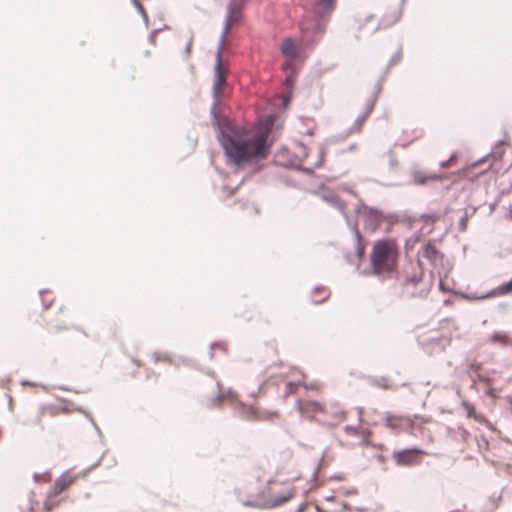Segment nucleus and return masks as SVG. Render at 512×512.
<instances>
[{"instance_id":"nucleus-1","label":"nucleus","mask_w":512,"mask_h":512,"mask_svg":"<svg viewBox=\"0 0 512 512\" xmlns=\"http://www.w3.org/2000/svg\"><path fill=\"white\" fill-rule=\"evenodd\" d=\"M222 49L218 47L215 63V78L212 86L213 103L211 105L212 123L217 130L218 140L229 162L235 166L263 159L267 156L270 143L268 131H250L233 124L226 117L220 118L217 113L219 99L226 85L225 69L222 64Z\"/></svg>"},{"instance_id":"nucleus-2","label":"nucleus","mask_w":512,"mask_h":512,"mask_svg":"<svg viewBox=\"0 0 512 512\" xmlns=\"http://www.w3.org/2000/svg\"><path fill=\"white\" fill-rule=\"evenodd\" d=\"M397 245L394 239H380L373 245L370 262L375 275L389 274L395 269Z\"/></svg>"},{"instance_id":"nucleus-3","label":"nucleus","mask_w":512,"mask_h":512,"mask_svg":"<svg viewBox=\"0 0 512 512\" xmlns=\"http://www.w3.org/2000/svg\"><path fill=\"white\" fill-rule=\"evenodd\" d=\"M321 198H322L323 201H325L329 205L337 208L340 211V213L342 214V216L346 220L347 226L353 232V234H354V247H355V254H356V257H357V261H355L353 259L352 255L350 253H348V252L344 254V258H345V260L349 264L355 265L356 268H358L359 265H360V261L363 259L364 255H365V246L362 243V236H361L360 231L358 230L357 221H352L348 217V215L346 213V209H345V204L340 200V198L337 195H335L333 193H323L321 195Z\"/></svg>"},{"instance_id":"nucleus-4","label":"nucleus","mask_w":512,"mask_h":512,"mask_svg":"<svg viewBox=\"0 0 512 512\" xmlns=\"http://www.w3.org/2000/svg\"><path fill=\"white\" fill-rule=\"evenodd\" d=\"M335 0H317L313 6L314 19L306 21L302 25L303 38L307 42H313L320 37L325 30L324 21L334 10Z\"/></svg>"},{"instance_id":"nucleus-5","label":"nucleus","mask_w":512,"mask_h":512,"mask_svg":"<svg viewBox=\"0 0 512 512\" xmlns=\"http://www.w3.org/2000/svg\"><path fill=\"white\" fill-rule=\"evenodd\" d=\"M242 4L237 0H231L227 6V14L223 25V31L220 37L219 47L223 49L226 36L230 27L239 22L241 18Z\"/></svg>"},{"instance_id":"nucleus-6","label":"nucleus","mask_w":512,"mask_h":512,"mask_svg":"<svg viewBox=\"0 0 512 512\" xmlns=\"http://www.w3.org/2000/svg\"><path fill=\"white\" fill-rule=\"evenodd\" d=\"M235 411L242 417L248 420H272L275 416V412H264L260 413L251 405H246L241 401H237L234 406Z\"/></svg>"},{"instance_id":"nucleus-7","label":"nucleus","mask_w":512,"mask_h":512,"mask_svg":"<svg viewBox=\"0 0 512 512\" xmlns=\"http://www.w3.org/2000/svg\"><path fill=\"white\" fill-rule=\"evenodd\" d=\"M422 451L416 448L403 449L400 451H394L392 457L395 459L396 464L399 466H412L420 461Z\"/></svg>"},{"instance_id":"nucleus-8","label":"nucleus","mask_w":512,"mask_h":512,"mask_svg":"<svg viewBox=\"0 0 512 512\" xmlns=\"http://www.w3.org/2000/svg\"><path fill=\"white\" fill-rule=\"evenodd\" d=\"M217 388H218V393L216 396L214 397H211V398H208L206 400V406L209 407V408H219L222 406V402L224 399L226 398H229L231 399L232 401V405L233 407L236 405V402L238 401L236 398H237V394L229 389L227 392H223L220 388V383L217 382Z\"/></svg>"},{"instance_id":"nucleus-9","label":"nucleus","mask_w":512,"mask_h":512,"mask_svg":"<svg viewBox=\"0 0 512 512\" xmlns=\"http://www.w3.org/2000/svg\"><path fill=\"white\" fill-rule=\"evenodd\" d=\"M361 206L364 207L365 212V222L369 229L375 230L377 226L384 220V214L382 211L368 207L364 203H361Z\"/></svg>"},{"instance_id":"nucleus-10","label":"nucleus","mask_w":512,"mask_h":512,"mask_svg":"<svg viewBox=\"0 0 512 512\" xmlns=\"http://www.w3.org/2000/svg\"><path fill=\"white\" fill-rule=\"evenodd\" d=\"M418 255L427 259L434 268H436L438 263L443 260V255L431 243L424 245L422 251L419 252Z\"/></svg>"},{"instance_id":"nucleus-11","label":"nucleus","mask_w":512,"mask_h":512,"mask_svg":"<svg viewBox=\"0 0 512 512\" xmlns=\"http://www.w3.org/2000/svg\"><path fill=\"white\" fill-rule=\"evenodd\" d=\"M73 482V477H68L66 473H63L59 478L56 479L53 488L47 492V498H55L65 489H67Z\"/></svg>"},{"instance_id":"nucleus-12","label":"nucleus","mask_w":512,"mask_h":512,"mask_svg":"<svg viewBox=\"0 0 512 512\" xmlns=\"http://www.w3.org/2000/svg\"><path fill=\"white\" fill-rule=\"evenodd\" d=\"M281 53L289 60H295L300 53L301 47L291 38H285L280 46Z\"/></svg>"},{"instance_id":"nucleus-13","label":"nucleus","mask_w":512,"mask_h":512,"mask_svg":"<svg viewBox=\"0 0 512 512\" xmlns=\"http://www.w3.org/2000/svg\"><path fill=\"white\" fill-rule=\"evenodd\" d=\"M296 406H297V409L302 414H308L310 412L314 413V412L322 411L321 404L318 402H314V401L303 404L301 400H298L296 403Z\"/></svg>"},{"instance_id":"nucleus-14","label":"nucleus","mask_w":512,"mask_h":512,"mask_svg":"<svg viewBox=\"0 0 512 512\" xmlns=\"http://www.w3.org/2000/svg\"><path fill=\"white\" fill-rule=\"evenodd\" d=\"M435 352H441L450 344V338L447 336H435L428 339Z\"/></svg>"},{"instance_id":"nucleus-15","label":"nucleus","mask_w":512,"mask_h":512,"mask_svg":"<svg viewBox=\"0 0 512 512\" xmlns=\"http://www.w3.org/2000/svg\"><path fill=\"white\" fill-rule=\"evenodd\" d=\"M481 364L480 363H470L469 364V377L471 378L472 382L475 383L476 379L484 382H489V379L484 377L480 373Z\"/></svg>"},{"instance_id":"nucleus-16","label":"nucleus","mask_w":512,"mask_h":512,"mask_svg":"<svg viewBox=\"0 0 512 512\" xmlns=\"http://www.w3.org/2000/svg\"><path fill=\"white\" fill-rule=\"evenodd\" d=\"M329 297V291L323 286H317L312 291L313 303H323Z\"/></svg>"},{"instance_id":"nucleus-17","label":"nucleus","mask_w":512,"mask_h":512,"mask_svg":"<svg viewBox=\"0 0 512 512\" xmlns=\"http://www.w3.org/2000/svg\"><path fill=\"white\" fill-rule=\"evenodd\" d=\"M294 496L293 492H288L286 493L285 495L283 496H280V497H276L268 502H265L264 503V507H267V508H275V507H278L284 503H286L287 501H289L290 499H292Z\"/></svg>"},{"instance_id":"nucleus-18","label":"nucleus","mask_w":512,"mask_h":512,"mask_svg":"<svg viewBox=\"0 0 512 512\" xmlns=\"http://www.w3.org/2000/svg\"><path fill=\"white\" fill-rule=\"evenodd\" d=\"M490 341L500 343L502 346L512 345V339L505 333L496 332L491 335Z\"/></svg>"},{"instance_id":"nucleus-19","label":"nucleus","mask_w":512,"mask_h":512,"mask_svg":"<svg viewBox=\"0 0 512 512\" xmlns=\"http://www.w3.org/2000/svg\"><path fill=\"white\" fill-rule=\"evenodd\" d=\"M476 211V208H471L470 210L466 209L464 215L459 221V229L460 231H465L467 228V222L469 217H471Z\"/></svg>"},{"instance_id":"nucleus-20","label":"nucleus","mask_w":512,"mask_h":512,"mask_svg":"<svg viewBox=\"0 0 512 512\" xmlns=\"http://www.w3.org/2000/svg\"><path fill=\"white\" fill-rule=\"evenodd\" d=\"M151 357L154 359L155 362L164 361L169 364H173V359L168 353H159V352H153Z\"/></svg>"},{"instance_id":"nucleus-21","label":"nucleus","mask_w":512,"mask_h":512,"mask_svg":"<svg viewBox=\"0 0 512 512\" xmlns=\"http://www.w3.org/2000/svg\"><path fill=\"white\" fill-rule=\"evenodd\" d=\"M395 146H396V143L393 144V146L387 152V155L389 158V167L391 170H395L398 166V161H397L395 153H394Z\"/></svg>"},{"instance_id":"nucleus-22","label":"nucleus","mask_w":512,"mask_h":512,"mask_svg":"<svg viewBox=\"0 0 512 512\" xmlns=\"http://www.w3.org/2000/svg\"><path fill=\"white\" fill-rule=\"evenodd\" d=\"M403 419L404 418L400 417V416L387 415L386 418H385V423H386L387 427H389L391 429H395L396 425H397V422H400Z\"/></svg>"},{"instance_id":"nucleus-23","label":"nucleus","mask_w":512,"mask_h":512,"mask_svg":"<svg viewBox=\"0 0 512 512\" xmlns=\"http://www.w3.org/2000/svg\"><path fill=\"white\" fill-rule=\"evenodd\" d=\"M134 6L136 7V9L139 11V13L142 15L143 17V20L145 22V25L148 26V17H147V14L144 10V7L142 6V4L139 2V0H132Z\"/></svg>"},{"instance_id":"nucleus-24","label":"nucleus","mask_w":512,"mask_h":512,"mask_svg":"<svg viewBox=\"0 0 512 512\" xmlns=\"http://www.w3.org/2000/svg\"><path fill=\"white\" fill-rule=\"evenodd\" d=\"M325 154H326V147H325V145H320L319 146V156H318V160L315 163V167H321L322 166L324 158H325Z\"/></svg>"},{"instance_id":"nucleus-25","label":"nucleus","mask_w":512,"mask_h":512,"mask_svg":"<svg viewBox=\"0 0 512 512\" xmlns=\"http://www.w3.org/2000/svg\"><path fill=\"white\" fill-rule=\"evenodd\" d=\"M375 102H376V96H373L367 100L365 114H367L368 116L371 113V111L373 110Z\"/></svg>"},{"instance_id":"nucleus-26","label":"nucleus","mask_w":512,"mask_h":512,"mask_svg":"<svg viewBox=\"0 0 512 512\" xmlns=\"http://www.w3.org/2000/svg\"><path fill=\"white\" fill-rule=\"evenodd\" d=\"M299 385V383L296 382H287L285 384V397L289 394L293 393L294 389Z\"/></svg>"},{"instance_id":"nucleus-27","label":"nucleus","mask_w":512,"mask_h":512,"mask_svg":"<svg viewBox=\"0 0 512 512\" xmlns=\"http://www.w3.org/2000/svg\"><path fill=\"white\" fill-rule=\"evenodd\" d=\"M57 505L58 502H54L53 499L47 498L46 501L44 502V508L48 512L52 511Z\"/></svg>"},{"instance_id":"nucleus-28","label":"nucleus","mask_w":512,"mask_h":512,"mask_svg":"<svg viewBox=\"0 0 512 512\" xmlns=\"http://www.w3.org/2000/svg\"><path fill=\"white\" fill-rule=\"evenodd\" d=\"M243 504L246 507H254V508H259V509H268L267 507H264V503L260 504V503L255 502V501L247 500Z\"/></svg>"},{"instance_id":"nucleus-29","label":"nucleus","mask_w":512,"mask_h":512,"mask_svg":"<svg viewBox=\"0 0 512 512\" xmlns=\"http://www.w3.org/2000/svg\"><path fill=\"white\" fill-rule=\"evenodd\" d=\"M422 280L421 275L413 274L411 276H408L406 281L407 283H411L413 285L418 284Z\"/></svg>"},{"instance_id":"nucleus-30","label":"nucleus","mask_w":512,"mask_h":512,"mask_svg":"<svg viewBox=\"0 0 512 512\" xmlns=\"http://www.w3.org/2000/svg\"><path fill=\"white\" fill-rule=\"evenodd\" d=\"M400 59H401V53H400V51H397L396 53H394L391 56V58L389 60V67L397 64L400 61Z\"/></svg>"},{"instance_id":"nucleus-31","label":"nucleus","mask_w":512,"mask_h":512,"mask_svg":"<svg viewBox=\"0 0 512 512\" xmlns=\"http://www.w3.org/2000/svg\"><path fill=\"white\" fill-rule=\"evenodd\" d=\"M78 410H79L80 412H82V413H84V414H85V416L90 420V422H91V423H92V425L94 426V428H95V430L97 431V433H98L99 435H101L100 428H99V427L97 426V424L94 422V420H93L92 416H91L88 412L84 411L82 408H79Z\"/></svg>"},{"instance_id":"nucleus-32","label":"nucleus","mask_w":512,"mask_h":512,"mask_svg":"<svg viewBox=\"0 0 512 512\" xmlns=\"http://www.w3.org/2000/svg\"><path fill=\"white\" fill-rule=\"evenodd\" d=\"M344 431L347 434L358 435L359 427L358 426L347 425V426L344 427Z\"/></svg>"},{"instance_id":"nucleus-33","label":"nucleus","mask_w":512,"mask_h":512,"mask_svg":"<svg viewBox=\"0 0 512 512\" xmlns=\"http://www.w3.org/2000/svg\"><path fill=\"white\" fill-rule=\"evenodd\" d=\"M49 475H50L49 471H47L43 474L35 473L33 475V478H34L35 482H39L40 480H43V479L49 480Z\"/></svg>"},{"instance_id":"nucleus-34","label":"nucleus","mask_w":512,"mask_h":512,"mask_svg":"<svg viewBox=\"0 0 512 512\" xmlns=\"http://www.w3.org/2000/svg\"><path fill=\"white\" fill-rule=\"evenodd\" d=\"M492 296L493 295H490V292H489L487 294H483V295H480V296H478L476 294H470V295H467L466 298L467 299H478V300H480V299H485V298L492 297Z\"/></svg>"},{"instance_id":"nucleus-35","label":"nucleus","mask_w":512,"mask_h":512,"mask_svg":"<svg viewBox=\"0 0 512 512\" xmlns=\"http://www.w3.org/2000/svg\"><path fill=\"white\" fill-rule=\"evenodd\" d=\"M49 409H50L51 415H53V416L58 411V409L56 407H50ZM59 411L64 412V413H68L70 410H69V408L67 406H62L61 408H59Z\"/></svg>"},{"instance_id":"nucleus-36","label":"nucleus","mask_w":512,"mask_h":512,"mask_svg":"<svg viewBox=\"0 0 512 512\" xmlns=\"http://www.w3.org/2000/svg\"><path fill=\"white\" fill-rule=\"evenodd\" d=\"M368 117L367 114H363L362 116H359L356 120H355V123H354V126L357 127L358 129H360L362 123L365 121V119Z\"/></svg>"},{"instance_id":"nucleus-37","label":"nucleus","mask_w":512,"mask_h":512,"mask_svg":"<svg viewBox=\"0 0 512 512\" xmlns=\"http://www.w3.org/2000/svg\"><path fill=\"white\" fill-rule=\"evenodd\" d=\"M297 170L301 171L302 173L308 176H311L313 174V168L310 167L298 166Z\"/></svg>"},{"instance_id":"nucleus-38","label":"nucleus","mask_w":512,"mask_h":512,"mask_svg":"<svg viewBox=\"0 0 512 512\" xmlns=\"http://www.w3.org/2000/svg\"><path fill=\"white\" fill-rule=\"evenodd\" d=\"M160 31H161V29H155V30H153V31L149 34V36H148V41H149L150 43H154V41H155V37H156V35H157Z\"/></svg>"},{"instance_id":"nucleus-39","label":"nucleus","mask_w":512,"mask_h":512,"mask_svg":"<svg viewBox=\"0 0 512 512\" xmlns=\"http://www.w3.org/2000/svg\"><path fill=\"white\" fill-rule=\"evenodd\" d=\"M103 456H104V454H102L101 457L96 462H93V464L87 469V471L84 473V475H86L88 472L95 469L100 464Z\"/></svg>"},{"instance_id":"nucleus-40","label":"nucleus","mask_w":512,"mask_h":512,"mask_svg":"<svg viewBox=\"0 0 512 512\" xmlns=\"http://www.w3.org/2000/svg\"><path fill=\"white\" fill-rule=\"evenodd\" d=\"M455 158H456V154L454 153V154H452V155H451V157H450L448 160L441 162V166H442L443 168L448 167V166H449V164H450V163H451Z\"/></svg>"},{"instance_id":"nucleus-41","label":"nucleus","mask_w":512,"mask_h":512,"mask_svg":"<svg viewBox=\"0 0 512 512\" xmlns=\"http://www.w3.org/2000/svg\"><path fill=\"white\" fill-rule=\"evenodd\" d=\"M462 405L465 407L468 415L471 416L473 407L467 401H463Z\"/></svg>"},{"instance_id":"nucleus-42","label":"nucleus","mask_w":512,"mask_h":512,"mask_svg":"<svg viewBox=\"0 0 512 512\" xmlns=\"http://www.w3.org/2000/svg\"><path fill=\"white\" fill-rule=\"evenodd\" d=\"M361 203H364L363 201H360L358 205L355 206L354 211L357 215H360L362 211H364V207L361 206Z\"/></svg>"},{"instance_id":"nucleus-43","label":"nucleus","mask_w":512,"mask_h":512,"mask_svg":"<svg viewBox=\"0 0 512 512\" xmlns=\"http://www.w3.org/2000/svg\"><path fill=\"white\" fill-rule=\"evenodd\" d=\"M385 382H386V380L384 378H382L376 382V385L379 387H382L384 389H388V386H387V384H385Z\"/></svg>"},{"instance_id":"nucleus-44","label":"nucleus","mask_w":512,"mask_h":512,"mask_svg":"<svg viewBox=\"0 0 512 512\" xmlns=\"http://www.w3.org/2000/svg\"><path fill=\"white\" fill-rule=\"evenodd\" d=\"M299 148L303 153V158H306L308 156L307 147L304 144H299Z\"/></svg>"},{"instance_id":"nucleus-45","label":"nucleus","mask_w":512,"mask_h":512,"mask_svg":"<svg viewBox=\"0 0 512 512\" xmlns=\"http://www.w3.org/2000/svg\"><path fill=\"white\" fill-rule=\"evenodd\" d=\"M6 396H7L8 401H9V403H8L9 410H10V411H12V410H13V399H12V397H11L10 395H8V394H7Z\"/></svg>"},{"instance_id":"nucleus-46","label":"nucleus","mask_w":512,"mask_h":512,"mask_svg":"<svg viewBox=\"0 0 512 512\" xmlns=\"http://www.w3.org/2000/svg\"><path fill=\"white\" fill-rule=\"evenodd\" d=\"M273 121H274V117L273 116H269L268 119H267V126H268V130H270L272 124H273Z\"/></svg>"},{"instance_id":"nucleus-47","label":"nucleus","mask_w":512,"mask_h":512,"mask_svg":"<svg viewBox=\"0 0 512 512\" xmlns=\"http://www.w3.org/2000/svg\"><path fill=\"white\" fill-rule=\"evenodd\" d=\"M190 51H191V42H189L185 48V55L186 57L189 56L190 54Z\"/></svg>"},{"instance_id":"nucleus-48","label":"nucleus","mask_w":512,"mask_h":512,"mask_svg":"<svg viewBox=\"0 0 512 512\" xmlns=\"http://www.w3.org/2000/svg\"><path fill=\"white\" fill-rule=\"evenodd\" d=\"M261 392V386H259L257 391H251L250 396L251 397H257V395Z\"/></svg>"},{"instance_id":"nucleus-49","label":"nucleus","mask_w":512,"mask_h":512,"mask_svg":"<svg viewBox=\"0 0 512 512\" xmlns=\"http://www.w3.org/2000/svg\"><path fill=\"white\" fill-rule=\"evenodd\" d=\"M289 102H290V96L289 95L284 96L283 97V105L287 106L289 104Z\"/></svg>"},{"instance_id":"nucleus-50","label":"nucleus","mask_w":512,"mask_h":512,"mask_svg":"<svg viewBox=\"0 0 512 512\" xmlns=\"http://www.w3.org/2000/svg\"><path fill=\"white\" fill-rule=\"evenodd\" d=\"M355 511L356 512H368V509L363 508V507H357V508H355Z\"/></svg>"},{"instance_id":"nucleus-51","label":"nucleus","mask_w":512,"mask_h":512,"mask_svg":"<svg viewBox=\"0 0 512 512\" xmlns=\"http://www.w3.org/2000/svg\"><path fill=\"white\" fill-rule=\"evenodd\" d=\"M21 385H23V386H24V385H32V386H34L35 384H34V383H32V382H29V381H27V380H22V381H21Z\"/></svg>"},{"instance_id":"nucleus-52","label":"nucleus","mask_w":512,"mask_h":512,"mask_svg":"<svg viewBox=\"0 0 512 512\" xmlns=\"http://www.w3.org/2000/svg\"><path fill=\"white\" fill-rule=\"evenodd\" d=\"M305 508H306V505L305 504H301L296 512H303L305 510Z\"/></svg>"},{"instance_id":"nucleus-53","label":"nucleus","mask_w":512,"mask_h":512,"mask_svg":"<svg viewBox=\"0 0 512 512\" xmlns=\"http://www.w3.org/2000/svg\"><path fill=\"white\" fill-rule=\"evenodd\" d=\"M216 345H217V343H215V342H214V343H212V344L210 345V348H211L210 357H211V358L213 357V352H212V350L214 349V347H215Z\"/></svg>"},{"instance_id":"nucleus-54","label":"nucleus","mask_w":512,"mask_h":512,"mask_svg":"<svg viewBox=\"0 0 512 512\" xmlns=\"http://www.w3.org/2000/svg\"><path fill=\"white\" fill-rule=\"evenodd\" d=\"M57 388L60 390L69 391V388H67L65 386H58Z\"/></svg>"},{"instance_id":"nucleus-55","label":"nucleus","mask_w":512,"mask_h":512,"mask_svg":"<svg viewBox=\"0 0 512 512\" xmlns=\"http://www.w3.org/2000/svg\"><path fill=\"white\" fill-rule=\"evenodd\" d=\"M356 149V144H352L349 146V151H353Z\"/></svg>"},{"instance_id":"nucleus-56","label":"nucleus","mask_w":512,"mask_h":512,"mask_svg":"<svg viewBox=\"0 0 512 512\" xmlns=\"http://www.w3.org/2000/svg\"><path fill=\"white\" fill-rule=\"evenodd\" d=\"M416 182H417V183H420V184H423L425 181H424V179L416 178Z\"/></svg>"},{"instance_id":"nucleus-57","label":"nucleus","mask_w":512,"mask_h":512,"mask_svg":"<svg viewBox=\"0 0 512 512\" xmlns=\"http://www.w3.org/2000/svg\"><path fill=\"white\" fill-rule=\"evenodd\" d=\"M44 308H48L50 306V303H46L45 300L42 301Z\"/></svg>"},{"instance_id":"nucleus-58","label":"nucleus","mask_w":512,"mask_h":512,"mask_svg":"<svg viewBox=\"0 0 512 512\" xmlns=\"http://www.w3.org/2000/svg\"><path fill=\"white\" fill-rule=\"evenodd\" d=\"M439 288L442 289V290L444 289L443 288V281H442V279H440V281H439Z\"/></svg>"},{"instance_id":"nucleus-59","label":"nucleus","mask_w":512,"mask_h":512,"mask_svg":"<svg viewBox=\"0 0 512 512\" xmlns=\"http://www.w3.org/2000/svg\"><path fill=\"white\" fill-rule=\"evenodd\" d=\"M133 362H134L137 366H141V362H140V361L133 359Z\"/></svg>"},{"instance_id":"nucleus-60","label":"nucleus","mask_w":512,"mask_h":512,"mask_svg":"<svg viewBox=\"0 0 512 512\" xmlns=\"http://www.w3.org/2000/svg\"><path fill=\"white\" fill-rule=\"evenodd\" d=\"M40 420H41V415L39 414V416H37L35 421H36V423H38V422H40Z\"/></svg>"},{"instance_id":"nucleus-61","label":"nucleus","mask_w":512,"mask_h":512,"mask_svg":"<svg viewBox=\"0 0 512 512\" xmlns=\"http://www.w3.org/2000/svg\"><path fill=\"white\" fill-rule=\"evenodd\" d=\"M372 18H373V16H372V15H369V16H367V17H366V20H367V21H369V20H371Z\"/></svg>"},{"instance_id":"nucleus-62","label":"nucleus","mask_w":512,"mask_h":512,"mask_svg":"<svg viewBox=\"0 0 512 512\" xmlns=\"http://www.w3.org/2000/svg\"><path fill=\"white\" fill-rule=\"evenodd\" d=\"M44 409H45V407H44V406H42V407L40 408V415L44 412Z\"/></svg>"},{"instance_id":"nucleus-63","label":"nucleus","mask_w":512,"mask_h":512,"mask_svg":"<svg viewBox=\"0 0 512 512\" xmlns=\"http://www.w3.org/2000/svg\"><path fill=\"white\" fill-rule=\"evenodd\" d=\"M410 245V241H406L405 248L408 249V246Z\"/></svg>"},{"instance_id":"nucleus-64","label":"nucleus","mask_w":512,"mask_h":512,"mask_svg":"<svg viewBox=\"0 0 512 512\" xmlns=\"http://www.w3.org/2000/svg\"><path fill=\"white\" fill-rule=\"evenodd\" d=\"M347 191H348L350 194L356 195V194L354 193V191H352L351 189H348Z\"/></svg>"}]
</instances>
